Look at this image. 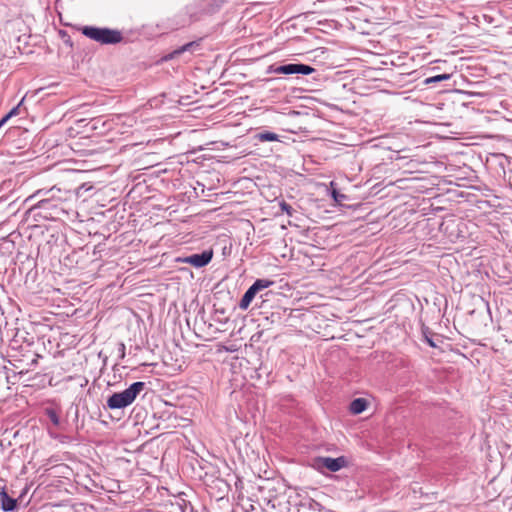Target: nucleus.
Listing matches in <instances>:
<instances>
[{
    "instance_id": "7ed1b4c3",
    "label": "nucleus",
    "mask_w": 512,
    "mask_h": 512,
    "mask_svg": "<svg viewBox=\"0 0 512 512\" xmlns=\"http://www.w3.org/2000/svg\"><path fill=\"white\" fill-rule=\"evenodd\" d=\"M81 33L87 38L102 45H114L123 40L121 31L108 27L83 26Z\"/></svg>"
},
{
    "instance_id": "4be33fe9",
    "label": "nucleus",
    "mask_w": 512,
    "mask_h": 512,
    "mask_svg": "<svg viewBox=\"0 0 512 512\" xmlns=\"http://www.w3.org/2000/svg\"><path fill=\"white\" fill-rule=\"evenodd\" d=\"M269 71L275 74H286V64L278 66L272 65L269 67Z\"/></svg>"
},
{
    "instance_id": "f03ea898",
    "label": "nucleus",
    "mask_w": 512,
    "mask_h": 512,
    "mask_svg": "<svg viewBox=\"0 0 512 512\" xmlns=\"http://www.w3.org/2000/svg\"><path fill=\"white\" fill-rule=\"evenodd\" d=\"M227 0H195L186 6V13L192 21H200L218 13Z\"/></svg>"
},
{
    "instance_id": "f3484780",
    "label": "nucleus",
    "mask_w": 512,
    "mask_h": 512,
    "mask_svg": "<svg viewBox=\"0 0 512 512\" xmlns=\"http://www.w3.org/2000/svg\"><path fill=\"white\" fill-rule=\"evenodd\" d=\"M450 78H451V74L444 73V74H439V75L428 77L423 81V83L425 85H430V84L438 83L441 81L449 80Z\"/></svg>"
},
{
    "instance_id": "a878e982",
    "label": "nucleus",
    "mask_w": 512,
    "mask_h": 512,
    "mask_svg": "<svg viewBox=\"0 0 512 512\" xmlns=\"http://www.w3.org/2000/svg\"><path fill=\"white\" fill-rule=\"evenodd\" d=\"M120 352H122L121 357L123 358L125 356V346H124V344H121Z\"/></svg>"
},
{
    "instance_id": "1a4fd4ad",
    "label": "nucleus",
    "mask_w": 512,
    "mask_h": 512,
    "mask_svg": "<svg viewBox=\"0 0 512 512\" xmlns=\"http://www.w3.org/2000/svg\"><path fill=\"white\" fill-rule=\"evenodd\" d=\"M317 462L331 472H337L347 465V459L344 456L337 458L319 457Z\"/></svg>"
},
{
    "instance_id": "39448f33",
    "label": "nucleus",
    "mask_w": 512,
    "mask_h": 512,
    "mask_svg": "<svg viewBox=\"0 0 512 512\" xmlns=\"http://www.w3.org/2000/svg\"><path fill=\"white\" fill-rule=\"evenodd\" d=\"M10 354L12 360L10 363L17 369H21L20 373L23 371H28L31 367L37 365L38 358L40 355L33 352L28 346L26 349L18 350L14 346H10Z\"/></svg>"
},
{
    "instance_id": "dca6fc26",
    "label": "nucleus",
    "mask_w": 512,
    "mask_h": 512,
    "mask_svg": "<svg viewBox=\"0 0 512 512\" xmlns=\"http://www.w3.org/2000/svg\"><path fill=\"white\" fill-rule=\"evenodd\" d=\"M255 139H257L260 142H273V141H279V135L270 132V131H263L259 132L255 135Z\"/></svg>"
},
{
    "instance_id": "412c9836",
    "label": "nucleus",
    "mask_w": 512,
    "mask_h": 512,
    "mask_svg": "<svg viewBox=\"0 0 512 512\" xmlns=\"http://www.w3.org/2000/svg\"><path fill=\"white\" fill-rule=\"evenodd\" d=\"M332 197H333L334 201L338 204H342L344 202V200L347 199L346 195L340 193L339 191H337L335 189L332 191Z\"/></svg>"
},
{
    "instance_id": "aec40b11",
    "label": "nucleus",
    "mask_w": 512,
    "mask_h": 512,
    "mask_svg": "<svg viewBox=\"0 0 512 512\" xmlns=\"http://www.w3.org/2000/svg\"><path fill=\"white\" fill-rule=\"evenodd\" d=\"M422 334H423V337L426 341V343L432 347V348H436L437 347V343L433 340V334L432 332L430 331V329L428 327H423L422 328Z\"/></svg>"
},
{
    "instance_id": "f8f14e48",
    "label": "nucleus",
    "mask_w": 512,
    "mask_h": 512,
    "mask_svg": "<svg viewBox=\"0 0 512 512\" xmlns=\"http://www.w3.org/2000/svg\"><path fill=\"white\" fill-rule=\"evenodd\" d=\"M17 507V500L10 497L4 490L0 492V508L5 512H11Z\"/></svg>"
},
{
    "instance_id": "0eeeda50",
    "label": "nucleus",
    "mask_w": 512,
    "mask_h": 512,
    "mask_svg": "<svg viewBox=\"0 0 512 512\" xmlns=\"http://www.w3.org/2000/svg\"><path fill=\"white\" fill-rule=\"evenodd\" d=\"M213 258L212 250H204L198 254H192L186 257H178L176 259L177 262L187 263L192 265L195 268H202L208 265Z\"/></svg>"
},
{
    "instance_id": "2eb2a0df",
    "label": "nucleus",
    "mask_w": 512,
    "mask_h": 512,
    "mask_svg": "<svg viewBox=\"0 0 512 512\" xmlns=\"http://www.w3.org/2000/svg\"><path fill=\"white\" fill-rule=\"evenodd\" d=\"M367 408V401L364 398H356L350 403V411L353 414H360Z\"/></svg>"
},
{
    "instance_id": "5701e85b",
    "label": "nucleus",
    "mask_w": 512,
    "mask_h": 512,
    "mask_svg": "<svg viewBox=\"0 0 512 512\" xmlns=\"http://www.w3.org/2000/svg\"><path fill=\"white\" fill-rule=\"evenodd\" d=\"M20 104L13 107L3 118L8 121L11 117L19 114Z\"/></svg>"
},
{
    "instance_id": "ddd939ff",
    "label": "nucleus",
    "mask_w": 512,
    "mask_h": 512,
    "mask_svg": "<svg viewBox=\"0 0 512 512\" xmlns=\"http://www.w3.org/2000/svg\"><path fill=\"white\" fill-rule=\"evenodd\" d=\"M298 512H322V505L309 498L301 501Z\"/></svg>"
},
{
    "instance_id": "f257e3e1",
    "label": "nucleus",
    "mask_w": 512,
    "mask_h": 512,
    "mask_svg": "<svg viewBox=\"0 0 512 512\" xmlns=\"http://www.w3.org/2000/svg\"><path fill=\"white\" fill-rule=\"evenodd\" d=\"M146 389V383L142 381L133 382L128 388L121 392H114L110 395L105 404L108 410H123L133 404L136 398Z\"/></svg>"
},
{
    "instance_id": "4468645a",
    "label": "nucleus",
    "mask_w": 512,
    "mask_h": 512,
    "mask_svg": "<svg viewBox=\"0 0 512 512\" xmlns=\"http://www.w3.org/2000/svg\"><path fill=\"white\" fill-rule=\"evenodd\" d=\"M61 192V190L59 188H56L55 186L52 187L51 189L49 190H44V189H40L38 191H36L35 194H33L32 196H30L27 200H30L34 197H39V196H45V197H48V196H54V199H61V201L63 200V198L61 196H59L58 194Z\"/></svg>"
},
{
    "instance_id": "9b49d317",
    "label": "nucleus",
    "mask_w": 512,
    "mask_h": 512,
    "mask_svg": "<svg viewBox=\"0 0 512 512\" xmlns=\"http://www.w3.org/2000/svg\"><path fill=\"white\" fill-rule=\"evenodd\" d=\"M200 46H201V40L188 42V43L180 46L179 48L175 49L174 51H172L169 54L168 58L174 59L185 52H189V53L193 54L195 51L200 49Z\"/></svg>"
},
{
    "instance_id": "9d476101",
    "label": "nucleus",
    "mask_w": 512,
    "mask_h": 512,
    "mask_svg": "<svg viewBox=\"0 0 512 512\" xmlns=\"http://www.w3.org/2000/svg\"><path fill=\"white\" fill-rule=\"evenodd\" d=\"M315 71H316L315 68H313L312 66L307 65V64L287 63L285 75H292V74L309 75Z\"/></svg>"
},
{
    "instance_id": "393cba45",
    "label": "nucleus",
    "mask_w": 512,
    "mask_h": 512,
    "mask_svg": "<svg viewBox=\"0 0 512 512\" xmlns=\"http://www.w3.org/2000/svg\"><path fill=\"white\" fill-rule=\"evenodd\" d=\"M120 352H122L121 357L123 358L125 356V346H124V344H121Z\"/></svg>"
},
{
    "instance_id": "6ab92c4d",
    "label": "nucleus",
    "mask_w": 512,
    "mask_h": 512,
    "mask_svg": "<svg viewBox=\"0 0 512 512\" xmlns=\"http://www.w3.org/2000/svg\"><path fill=\"white\" fill-rule=\"evenodd\" d=\"M176 504L179 507L181 512H196L194 510V507L192 506V504L183 498H179L176 501Z\"/></svg>"
},
{
    "instance_id": "6e6552de",
    "label": "nucleus",
    "mask_w": 512,
    "mask_h": 512,
    "mask_svg": "<svg viewBox=\"0 0 512 512\" xmlns=\"http://www.w3.org/2000/svg\"><path fill=\"white\" fill-rule=\"evenodd\" d=\"M89 130L94 131L96 135H104L113 128V122L104 117H96L87 124Z\"/></svg>"
},
{
    "instance_id": "a211bd4d",
    "label": "nucleus",
    "mask_w": 512,
    "mask_h": 512,
    "mask_svg": "<svg viewBox=\"0 0 512 512\" xmlns=\"http://www.w3.org/2000/svg\"><path fill=\"white\" fill-rule=\"evenodd\" d=\"M45 415L49 418L54 426L58 427L60 425V417L57 410L54 408H46Z\"/></svg>"
},
{
    "instance_id": "20e7f679",
    "label": "nucleus",
    "mask_w": 512,
    "mask_h": 512,
    "mask_svg": "<svg viewBox=\"0 0 512 512\" xmlns=\"http://www.w3.org/2000/svg\"><path fill=\"white\" fill-rule=\"evenodd\" d=\"M61 199H54V196H42V198L32 205L28 212L33 217H41L43 219L53 218L61 210Z\"/></svg>"
},
{
    "instance_id": "bb28decb",
    "label": "nucleus",
    "mask_w": 512,
    "mask_h": 512,
    "mask_svg": "<svg viewBox=\"0 0 512 512\" xmlns=\"http://www.w3.org/2000/svg\"><path fill=\"white\" fill-rule=\"evenodd\" d=\"M7 121L2 117L0 120V128L6 123Z\"/></svg>"
},
{
    "instance_id": "423d86ee",
    "label": "nucleus",
    "mask_w": 512,
    "mask_h": 512,
    "mask_svg": "<svg viewBox=\"0 0 512 512\" xmlns=\"http://www.w3.org/2000/svg\"><path fill=\"white\" fill-rule=\"evenodd\" d=\"M274 284V281L269 279H257L244 293L240 302L239 308L246 310L255 298L256 294L263 289H266Z\"/></svg>"
},
{
    "instance_id": "b1692460",
    "label": "nucleus",
    "mask_w": 512,
    "mask_h": 512,
    "mask_svg": "<svg viewBox=\"0 0 512 512\" xmlns=\"http://www.w3.org/2000/svg\"><path fill=\"white\" fill-rule=\"evenodd\" d=\"M280 207H281V210H282V211H284V212H286L288 215H291V214H292V210H293V209H292V207H291L288 203H286V202H284V201H283V202L280 204Z\"/></svg>"
}]
</instances>
